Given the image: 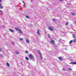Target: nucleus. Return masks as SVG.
Wrapping results in <instances>:
<instances>
[{"label": "nucleus", "instance_id": "f257e3e1", "mask_svg": "<svg viewBox=\"0 0 76 76\" xmlns=\"http://www.w3.org/2000/svg\"><path fill=\"white\" fill-rule=\"evenodd\" d=\"M37 51H38V53L40 56V58L41 60H42V56H41V53L40 52V51L38 50Z\"/></svg>", "mask_w": 76, "mask_h": 76}, {"label": "nucleus", "instance_id": "f03ea898", "mask_svg": "<svg viewBox=\"0 0 76 76\" xmlns=\"http://www.w3.org/2000/svg\"><path fill=\"white\" fill-rule=\"evenodd\" d=\"M50 42L52 44V45H54L55 44V42L53 40H50Z\"/></svg>", "mask_w": 76, "mask_h": 76}, {"label": "nucleus", "instance_id": "7ed1b4c3", "mask_svg": "<svg viewBox=\"0 0 76 76\" xmlns=\"http://www.w3.org/2000/svg\"><path fill=\"white\" fill-rule=\"evenodd\" d=\"M29 58H30V59H31L34 58V56H33V55L31 54H30L29 55Z\"/></svg>", "mask_w": 76, "mask_h": 76}, {"label": "nucleus", "instance_id": "20e7f679", "mask_svg": "<svg viewBox=\"0 0 76 76\" xmlns=\"http://www.w3.org/2000/svg\"><path fill=\"white\" fill-rule=\"evenodd\" d=\"M16 30L17 31H19V32L20 33V34H22V31L20 30V29H16Z\"/></svg>", "mask_w": 76, "mask_h": 76}, {"label": "nucleus", "instance_id": "39448f33", "mask_svg": "<svg viewBox=\"0 0 76 76\" xmlns=\"http://www.w3.org/2000/svg\"><path fill=\"white\" fill-rule=\"evenodd\" d=\"M58 58L60 60V61H62V60H63V58L61 57H58Z\"/></svg>", "mask_w": 76, "mask_h": 76}, {"label": "nucleus", "instance_id": "423d86ee", "mask_svg": "<svg viewBox=\"0 0 76 76\" xmlns=\"http://www.w3.org/2000/svg\"><path fill=\"white\" fill-rule=\"evenodd\" d=\"M37 34L39 35H40V33H39V29H38L37 31Z\"/></svg>", "mask_w": 76, "mask_h": 76}, {"label": "nucleus", "instance_id": "0eeeda50", "mask_svg": "<svg viewBox=\"0 0 76 76\" xmlns=\"http://www.w3.org/2000/svg\"><path fill=\"white\" fill-rule=\"evenodd\" d=\"M70 64H76V61L74 62H72L70 63Z\"/></svg>", "mask_w": 76, "mask_h": 76}, {"label": "nucleus", "instance_id": "6e6552de", "mask_svg": "<svg viewBox=\"0 0 76 76\" xmlns=\"http://www.w3.org/2000/svg\"><path fill=\"white\" fill-rule=\"evenodd\" d=\"M9 31H10V32H14V31L12 30V29H9Z\"/></svg>", "mask_w": 76, "mask_h": 76}, {"label": "nucleus", "instance_id": "1a4fd4ad", "mask_svg": "<svg viewBox=\"0 0 76 76\" xmlns=\"http://www.w3.org/2000/svg\"><path fill=\"white\" fill-rule=\"evenodd\" d=\"M26 43H28V44H29V41L28 39H26Z\"/></svg>", "mask_w": 76, "mask_h": 76}, {"label": "nucleus", "instance_id": "9d476101", "mask_svg": "<svg viewBox=\"0 0 76 76\" xmlns=\"http://www.w3.org/2000/svg\"><path fill=\"white\" fill-rule=\"evenodd\" d=\"M71 15H73V16H75V15H76V14L75 13H73L72 12L71 13Z\"/></svg>", "mask_w": 76, "mask_h": 76}, {"label": "nucleus", "instance_id": "9b49d317", "mask_svg": "<svg viewBox=\"0 0 76 76\" xmlns=\"http://www.w3.org/2000/svg\"><path fill=\"white\" fill-rule=\"evenodd\" d=\"M7 66H8V67H9V66H10V65H9V63H7Z\"/></svg>", "mask_w": 76, "mask_h": 76}, {"label": "nucleus", "instance_id": "f8f14e48", "mask_svg": "<svg viewBox=\"0 0 76 76\" xmlns=\"http://www.w3.org/2000/svg\"><path fill=\"white\" fill-rule=\"evenodd\" d=\"M73 37L74 38H76V36L75 34H73Z\"/></svg>", "mask_w": 76, "mask_h": 76}, {"label": "nucleus", "instance_id": "ddd939ff", "mask_svg": "<svg viewBox=\"0 0 76 76\" xmlns=\"http://www.w3.org/2000/svg\"><path fill=\"white\" fill-rule=\"evenodd\" d=\"M73 42L75 43L76 42V39H74L73 41Z\"/></svg>", "mask_w": 76, "mask_h": 76}, {"label": "nucleus", "instance_id": "4468645a", "mask_svg": "<svg viewBox=\"0 0 76 76\" xmlns=\"http://www.w3.org/2000/svg\"><path fill=\"white\" fill-rule=\"evenodd\" d=\"M73 40H71L69 42V44H71L72 43V42H73Z\"/></svg>", "mask_w": 76, "mask_h": 76}, {"label": "nucleus", "instance_id": "2eb2a0df", "mask_svg": "<svg viewBox=\"0 0 76 76\" xmlns=\"http://www.w3.org/2000/svg\"><path fill=\"white\" fill-rule=\"evenodd\" d=\"M49 29H53V27L52 26H49Z\"/></svg>", "mask_w": 76, "mask_h": 76}, {"label": "nucleus", "instance_id": "dca6fc26", "mask_svg": "<svg viewBox=\"0 0 76 76\" xmlns=\"http://www.w3.org/2000/svg\"><path fill=\"white\" fill-rule=\"evenodd\" d=\"M26 18H27V19L29 18V16H28V15H26Z\"/></svg>", "mask_w": 76, "mask_h": 76}, {"label": "nucleus", "instance_id": "f3484780", "mask_svg": "<svg viewBox=\"0 0 76 76\" xmlns=\"http://www.w3.org/2000/svg\"><path fill=\"white\" fill-rule=\"evenodd\" d=\"M20 40V41H23V38H20L19 39Z\"/></svg>", "mask_w": 76, "mask_h": 76}, {"label": "nucleus", "instance_id": "a211bd4d", "mask_svg": "<svg viewBox=\"0 0 76 76\" xmlns=\"http://www.w3.org/2000/svg\"><path fill=\"white\" fill-rule=\"evenodd\" d=\"M16 54H19V53L18 52V50H16Z\"/></svg>", "mask_w": 76, "mask_h": 76}, {"label": "nucleus", "instance_id": "6ab92c4d", "mask_svg": "<svg viewBox=\"0 0 76 76\" xmlns=\"http://www.w3.org/2000/svg\"><path fill=\"white\" fill-rule=\"evenodd\" d=\"M0 8L1 9H2L3 8V6H1L0 7Z\"/></svg>", "mask_w": 76, "mask_h": 76}, {"label": "nucleus", "instance_id": "aec40b11", "mask_svg": "<svg viewBox=\"0 0 76 76\" xmlns=\"http://www.w3.org/2000/svg\"><path fill=\"white\" fill-rule=\"evenodd\" d=\"M25 53H26V54H28L29 52L28 51H25Z\"/></svg>", "mask_w": 76, "mask_h": 76}, {"label": "nucleus", "instance_id": "412c9836", "mask_svg": "<svg viewBox=\"0 0 76 76\" xmlns=\"http://www.w3.org/2000/svg\"><path fill=\"white\" fill-rule=\"evenodd\" d=\"M68 70H70L71 71H72V69L71 68H69L68 69Z\"/></svg>", "mask_w": 76, "mask_h": 76}, {"label": "nucleus", "instance_id": "4be33fe9", "mask_svg": "<svg viewBox=\"0 0 76 76\" xmlns=\"http://www.w3.org/2000/svg\"><path fill=\"white\" fill-rule=\"evenodd\" d=\"M26 59L27 60H29V58H28L27 57H26Z\"/></svg>", "mask_w": 76, "mask_h": 76}, {"label": "nucleus", "instance_id": "5701e85b", "mask_svg": "<svg viewBox=\"0 0 76 76\" xmlns=\"http://www.w3.org/2000/svg\"><path fill=\"white\" fill-rule=\"evenodd\" d=\"M5 26H2L1 28H4Z\"/></svg>", "mask_w": 76, "mask_h": 76}, {"label": "nucleus", "instance_id": "b1692460", "mask_svg": "<svg viewBox=\"0 0 76 76\" xmlns=\"http://www.w3.org/2000/svg\"><path fill=\"white\" fill-rule=\"evenodd\" d=\"M11 43L12 44H13V45H14V43L13 42H12Z\"/></svg>", "mask_w": 76, "mask_h": 76}, {"label": "nucleus", "instance_id": "393cba45", "mask_svg": "<svg viewBox=\"0 0 76 76\" xmlns=\"http://www.w3.org/2000/svg\"><path fill=\"white\" fill-rule=\"evenodd\" d=\"M50 31H53V29H50Z\"/></svg>", "mask_w": 76, "mask_h": 76}, {"label": "nucleus", "instance_id": "a878e982", "mask_svg": "<svg viewBox=\"0 0 76 76\" xmlns=\"http://www.w3.org/2000/svg\"><path fill=\"white\" fill-rule=\"evenodd\" d=\"M48 38H50V36L49 35H48Z\"/></svg>", "mask_w": 76, "mask_h": 76}, {"label": "nucleus", "instance_id": "bb28decb", "mask_svg": "<svg viewBox=\"0 0 76 76\" xmlns=\"http://www.w3.org/2000/svg\"><path fill=\"white\" fill-rule=\"evenodd\" d=\"M68 25H69V23L68 22H67V26Z\"/></svg>", "mask_w": 76, "mask_h": 76}, {"label": "nucleus", "instance_id": "cd10ccee", "mask_svg": "<svg viewBox=\"0 0 76 76\" xmlns=\"http://www.w3.org/2000/svg\"><path fill=\"white\" fill-rule=\"evenodd\" d=\"M53 21H56V20L55 19H53Z\"/></svg>", "mask_w": 76, "mask_h": 76}, {"label": "nucleus", "instance_id": "c85d7f7f", "mask_svg": "<svg viewBox=\"0 0 76 76\" xmlns=\"http://www.w3.org/2000/svg\"><path fill=\"white\" fill-rule=\"evenodd\" d=\"M63 70H66V69L65 68H63Z\"/></svg>", "mask_w": 76, "mask_h": 76}, {"label": "nucleus", "instance_id": "c756f323", "mask_svg": "<svg viewBox=\"0 0 76 76\" xmlns=\"http://www.w3.org/2000/svg\"><path fill=\"white\" fill-rule=\"evenodd\" d=\"M61 2L63 0H59Z\"/></svg>", "mask_w": 76, "mask_h": 76}, {"label": "nucleus", "instance_id": "7c9ffc66", "mask_svg": "<svg viewBox=\"0 0 76 76\" xmlns=\"http://www.w3.org/2000/svg\"><path fill=\"white\" fill-rule=\"evenodd\" d=\"M32 24H30V26H32Z\"/></svg>", "mask_w": 76, "mask_h": 76}, {"label": "nucleus", "instance_id": "2f4dec72", "mask_svg": "<svg viewBox=\"0 0 76 76\" xmlns=\"http://www.w3.org/2000/svg\"><path fill=\"white\" fill-rule=\"evenodd\" d=\"M2 1L1 0H0V3H1V2Z\"/></svg>", "mask_w": 76, "mask_h": 76}, {"label": "nucleus", "instance_id": "473e14b6", "mask_svg": "<svg viewBox=\"0 0 76 76\" xmlns=\"http://www.w3.org/2000/svg\"><path fill=\"white\" fill-rule=\"evenodd\" d=\"M1 6V4L0 3V7Z\"/></svg>", "mask_w": 76, "mask_h": 76}, {"label": "nucleus", "instance_id": "72a5a7b5", "mask_svg": "<svg viewBox=\"0 0 76 76\" xmlns=\"http://www.w3.org/2000/svg\"><path fill=\"white\" fill-rule=\"evenodd\" d=\"M22 2H23V3H25V2H24V1H22Z\"/></svg>", "mask_w": 76, "mask_h": 76}, {"label": "nucleus", "instance_id": "f704fd0d", "mask_svg": "<svg viewBox=\"0 0 76 76\" xmlns=\"http://www.w3.org/2000/svg\"><path fill=\"white\" fill-rule=\"evenodd\" d=\"M0 12H1V13H2V12H3L2 11H1V10H0Z\"/></svg>", "mask_w": 76, "mask_h": 76}, {"label": "nucleus", "instance_id": "c9c22d12", "mask_svg": "<svg viewBox=\"0 0 76 76\" xmlns=\"http://www.w3.org/2000/svg\"><path fill=\"white\" fill-rule=\"evenodd\" d=\"M65 25H67V22H66V23H65Z\"/></svg>", "mask_w": 76, "mask_h": 76}, {"label": "nucleus", "instance_id": "e433bc0d", "mask_svg": "<svg viewBox=\"0 0 76 76\" xmlns=\"http://www.w3.org/2000/svg\"><path fill=\"white\" fill-rule=\"evenodd\" d=\"M31 2H32V0H31Z\"/></svg>", "mask_w": 76, "mask_h": 76}, {"label": "nucleus", "instance_id": "4c0bfd02", "mask_svg": "<svg viewBox=\"0 0 76 76\" xmlns=\"http://www.w3.org/2000/svg\"><path fill=\"white\" fill-rule=\"evenodd\" d=\"M15 29H18V28L17 27H15Z\"/></svg>", "mask_w": 76, "mask_h": 76}, {"label": "nucleus", "instance_id": "58836bf2", "mask_svg": "<svg viewBox=\"0 0 76 76\" xmlns=\"http://www.w3.org/2000/svg\"><path fill=\"white\" fill-rule=\"evenodd\" d=\"M24 5H25V3H24Z\"/></svg>", "mask_w": 76, "mask_h": 76}, {"label": "nucleus", "instance_id": "ea45409f", "mask_svg": "<svg viewBox=\"0 0 76 76\" xmlns=\"http://www.w3.org/2000/svg\"><path fill=\"white\" fill-rule=\"evenodd\" d=\"M1 51V48H0V51Z\"/></svg>", "mask_w": 76, "mask_h": 76}, {"label": "nucleus", "instance_id": "a19ab883", "mask_svg": "<svg viewBox=\"0 0 76 76\" xmlns=\"http://www.w3.org/2000/svg\"><path fill=\"white\" fill-rule=\"evenodd\" d=\"M24 7H25V5H24Z\"/></svg>", "mask_w": 76, "mask_h": 76}, {"label": "nucleus", "instance_id": "79ce46f5", "mask_svg": "<svg viewBox=\"0 0 76 76\" xmlns=\"http://www.w3.org/2000/svg\"><path fill=\"white\" fill-rule=\"evenodd\" d=\"M75 23H76V21H75Z\"/></svg>", "mask_w": 76, "mask_h": 76}]
</instances>
